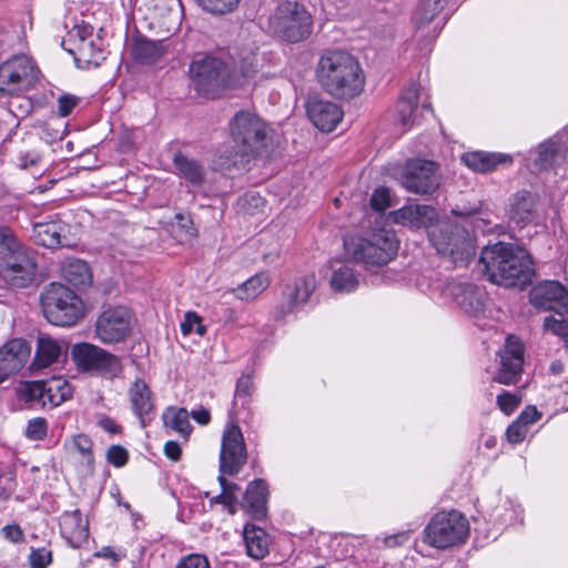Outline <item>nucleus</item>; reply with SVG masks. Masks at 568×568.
Returning a JSON list of instances; mask_svg holds the SVG:
<instances>
[{
    "label": "nucleus",
    "instance_id": "f257e3e1",
    "mask_svg": "<svg viewBox=\"0 0 568 568\" xmlns=\"http://www.w3.org/2000/svg\"><path fill=\"white\" fill-rule=\"evenodd\" d=\"M479 263L491 283L524 290L535 276L532 262L523 248L497 242L481 250Z\"/></svg>",
    "mask_w": 568,
    "mask_h": 568
},
{
    "label": "nucleus",
    "instance_id": "f03ea898",
    "mask_svg": "<svg viewBox=\"0 0 568 568\" xmlns=\"http://www.w3.org/2000/svg\"><path fill=\"white\" fill-rule=\"evenodd\" d=\"M316 78L327 94L342 100L359 95L365 85V75L358 60L343 50H327L321 55Z\"/></svg>",
    "mask_w": 568,
    "mask_h": 568
},
{
    "label": "nucleus",
    "instance_id": "7ed1b4c3",
    "mask_svg": "<svg viewBox=\"0 0 568 568\" xmlns=\"http://www.w3.org/2000/svg\"><path fill=\"white\" fill-rule=\"evenodd\" d=\"M189 74L191 84L199 95L215 99L225 91L242 85L250 71L239 72L219 57L203 55L192 60Z\"/></svg>",
    "mask_w": 568,
    "mask_h": 568
},
{
    "label": "nucleus",
    "instance_id": "20e7f679",
    "mask_svg": "<svg viewBox=\"0 0 568 568\" xmlns=\"http://www.w3.org/2000/svg\"><path fill=\"white\" fill-rule=\"evenodd\" d=\"M312 30V14L303 3L296 0L278 2L267 18V31L287 43L306 40Z\"/></svg>",
    "mask_w": 568,
    "mask_h": 568
},
{
    "label": "nucleus",
    "instance_id": "39448f33",
    "mask_svg": "<svg viewBox=\"0 0 568 568\" xmlns=\"http://www.w3.org/2000/svg\"><path fill=\"white\" fill-rule=\"evenodd\" d=\"M428 234L436 251L449 257L455 265H467L476 254L474 237L463 225L440 222Z\"/></svg>",
    "mask_w": 568,
    "mask_h": 568
},
{
    "label": "nucleus",
    "instance_id": "423d86ee",
    "mask_svg": "<svg viewBox=\"0 0 568 568\" xmlns=\"http://www.w3.org/2000/svg\"><path fill=\"white\" fill-rule=\"evenodd\" d=\"M345 248L347 254L357 262L383 266L396 256L398 240L394 231L379 229L365 237L345 242Z\"/></svg>",
    "mask_w": 568,
    "mask_h": 568
},
{
    "label": "nucleus",
    "instance_id": "0eeeda50",
    "mask_svg": "<svg viewBox=\"0 0 568 568\" xmlns=\"http://www.w3.org/2000/svg\"><path fill=\"white\" fill-rule=\"evenodd\" d=\"M232 138L244 154L262 155L272 144L273 131L256 114L237 112L230 121Z\"/></svg>",
    "mask_w": 568,
    "mask_h": 568
},
{
    "label": "nucleus",
    "instance_id": "6e6552de",
    "mask_svg": "<svg viewBox=\"0 0 568 568\" xmlns=\"http://www.w3.org/2000/svg\"><path fill=\"white\" fill-rule=\"evenodd\" d=\"M42 312L53 325L71 326L82 313V302L75 293L60 283L49 284L40 296Z\"/></svg>",
    "mask_w": 568,
    "mask_h": 568
},
{
    "label": "nucleus",
    "instance_id": "1a4fd4ad",
    "mask_svg": "<svg viewBox=\"0 0 568 568\" xmlns=\"http://www.w3.org/2000/svg\"><path fill=\"white\" fill-rule=\"evenodd\" d=\"M469 534L468 520L457 510L435 514L424 529V542L445 550L465 542Z\"/></svg>",
    "mask_w": 568,
    "mask_h": 568
},
{
    "label": "nucleus",
    "instance_id": "9d476101",
    "mask_svg": "<svg viewBox=\"0 0 568 568\" xmlns=\"http://www.w3.org/2000/svg\"><path fill=\"white\" fill-rule=\"evenodd\" d=\"M71 356L78 369L83 373L115 378L123 371L118 356L90 343L73 345Z\"/></svg>",
    "mask_w": 568,
    "mask_h": 568
},
{
    "label": "nucleus",
    "instance_id": "9b49d317",
    "mask_svg": "<svg viewBox=\"0 0 568 568\" xmlns=\"http://www.w3.org/2000/svg\"><path fill=\"white\" fill-rule=\"evenodd\" d=\"M39 70L24 55H13L0 64V98L18 95L29 90L38 80Z\"/></svg>",
    "mask_w": 568,
    "mask_h": 568
},
{
    "label": "nucleus",
    "instance_id": "f8f14e48",
    "mask_svg": "<svg viewBox=\"0 0 568 568\" xmlns=\"http://www.w3.org/2000/svg\"><path fill=\"white\" fill-rule=\"evenodd\" d=\"M132 315L124 306H109L95 323V336L104 344L124 341L131 333Z\"/></svg>",
    "mask_w": 568,
    "mask_h": 568
},
{
    "label": "nucleus",
    "instance_id": "ddd939ff",
    "mask_svg": "<svg viewBox=\"0 0 568 568\" xmlns=\"http://www.w3.org/2000/svg\"><path fill=\"white\" fill-rule=\"evenodd\" d=\"M36 273V258L26 246L0 261V277L12 287L29 286L33 282Z\"/></svg>",
    "mask_w": 568,
    "mask_h": 568
},
{
    "label": "nucleus",
    "instance_id": "4468645a",
    "mask_svg": "<svg viewBox=\"0 0 568 568\" xmlns=\"http://www.w3.org/2000/svg\"><path fill=\"white\" fill-rule=\"evenodd\" d=\"M246 460L247 452L242 430L237 424H231L222 436L220 471L235 475L246 464Z\"/></svg>",
    "mask_w": 568,
    "mask_h": 568
},
{
    "label": "nucleus",
    "instance_id": "2eb2a0df",
    "mask_svg": "<svg viewBox=\"0 0 568 568\" xmlns=\"http://www.w3.org/2000/svg\"><path fill=\"white\" fill-rule=\"evenodd\" d=\"M402 184L409 192L432 194L439 186L436 163L420 159L408 161L403 172Z\"/></svg>",
    "mask_w": 568,
    "mask_h": 568
},
{
    "label": "nucleus",
    "instance_id": "dca6fc26",
    "mask_svg": "<svg viewBox=\"0 0 568 568\" xmlns=\"http://www.w3.org/2000/svg\"><path fill=\"white\" fill-rule=\"evenodd\" d=\"M524 344L510 335L505 346L498 352L500 366L494 376V382L505 385L517 384L521 377L524 365Z\"/></svg>",
    "mask_w": 568,
    "mask_h": 568
},
{
    "label": "nucleus",
    "instance_id": "f3484780",
    "mask_svg": "<svg viewBox=\"0 0 568 568\" xmlns=\"http://www.w3.org/2000/svg\"><path fill=\"white\" fill-rule=\"evenodd\" d=\"M529 300L540 311L568 316V291L558 281H545L537 284L531 288Z\"/></svg>",
    "mask_w": 568,
    "mask_h": 568
},
{
    "label": "nucleus",
    "instance_id": "a211bd4d",
    "mask_svg": "<svg viewBox=\"0 0 568 568\" xmlns=\"http://www.w3.org/2000/svg\"><path fill=\"white\" fill-rule=\"evenodd\" d=\"M315 288L316 280L313 274L296 278L293 283L287 284L283 291V302L274 311V318L282 320L287 314L293 313L298 305L305 304Z\"/></svg>",
    "mask_w": 568,
    "mask_h": 568
},
{
    "label": "nucleus",
    "instance_id": "6ab92c4d",
    "mask_svg": "<svg viewBox=\"0 0 568 568\" xmlns=\"http://www.w3.org/2000/svg\"><path fill=\"white\" fill-rule=\"evenodd\" d=\"M31 346L23 338H13L0 347V383L18 373L29 361Z\"/></svg>",
    "mask_w": 568,
    "mask_h": 568
},
{
    "label": "nucleus",
    "instance_id": "aec40b11",
    "mask_svg": "<svg viewBox=\"0 0 568 568\" xmlns=\"http://www.w3.org/2000/svg\"><path fill=\"white\" fill-rule=\"evenodd\" d=\"M306 112L312 123L323 132L333 131L343 119V111L336 103L315 97L307 100Z\"/></svg>",
    "mask_w": 568,
    "mask_h": 568
},
{
    "label": "nucleus",
    "instance_id": "412c9836",
    "mask_svg": "<svg viewBox=\"0 0 568 568\" xmlns=\"http://www.w3.org/2000/svg\"><path fill=\"white\" fill-rule=\"evenodd\" d=\"M449 293L455 303L467 314L476 316L484 310L483 290L470 283L450 284Z\"/></svg>",
    "mask_w": 568,
    "mask_h": 568
},
{
    "label": "nucleus",
    "instance_id": "4be33fe9",
    "mask_svg": "<svg viewBox=\"0 0 568 568\" xmlns=\"http://www.w3.org/2000/svg\"><path fill=\"white\" fill-rule=\"evenodd\" d=\"M61 535L73 548H79L89 537V523L79 509L65 511L60 517Z\"/></svg>",
    "mask_w": 568,
    "mask_h": 568
},
{
    "label": "nucleus",
    "instance_id": "5701e85b",
    "mask_svg": "<svg viewBox=\"0 0 568 568\" xmlns=\"http://www.w3.org/2000/svg\"><path fill=\"white\" fill-rule=\"evenodd\" d=\"M535 207L536 196L526 190L518 191L509 199V219L518 225H526L532 221Z\"/></svg>",
    "mask_w": 568,
    "mask_h": 568
},
{
    "label": "nucleus",
    "instance_id": "b1692460",
    "mask_svg": "<svg viewBox=\"0 0 568 568\" xmlns=\"http://www.w3.org/2000/svg\"><path fill=\"white\" fill-rule=\"evenodd\" d=\"M462 160L469 169L480 173L494 171L499 165H506L513 162V158L508 154L484 151L465 153Z\"/></svg>",
    "mask_w": 568,
    "mask_h": 568
},
{
    "label": "nucleus",
    "instance_id": "393cba45",
    "mask_svg": "<svg viewBox=\"0 0 568 568\" xmlns=\"http://www.w3.org/2000/svg\"><path fill=\"white\" fill-rule=\"evenodd\" d=\"M267 486L263 479H256L248 484L242 507L255 519L266 516Z\"/></svg>",
    "mask_w": 568,
    "mask_h": 568
},
{
    "label": "nucleus",
    "instance_id": "a878e982",
    "mask_svg": "<svg viewBox=\"0 0 568 568\" xmlns=\"http://www.w3.org/2000/svg\"><path fill=\"white\" fill-rule=\"evenodd\" d=\"M64 232L65 226L54 221L37 223L33 226V236L37 243L49 248L69 246Z\"/></svg>",
    "mask_w": 568,
    "mask_h": 568
},
{
    "label": "nucleus",
    "instance_id": "bb28decb",
    "mask_svg": "<svg viewBox=\"0 0 568 568\" xmlns=\"http://www.w3.org/2000/svg\"><path fill=\"white\" fill-rule=\"evenodd\" d=\"M166 51L164 41L149 40L143 36L133 39L131 53L135 61L142 64L155 63Z\"/></svg>",
    "mask_w": 568,
    "mask_h": 568
},
{
    "label": "nucleus",
    "instance_id": "cd10ccee",
    "mask_svg": "<svg viewBox=\"0 0 568 568\" xmlns=\"http://www.w3.org/2000/svg\"><path fill=\"white\" fill-rule=\"evenodd\" d=\"M129 398L134 414L145 426L144 417L153 409L152 393L142 378H136L129 388Z\"/></svg>",
    "mask_w": 568,
    "mask_h": 568
},
{
    "label": "nucleus",
    "instance_id": "c85d7f7f",
    "mask_svg": "<svg viewBox=\"0 0 568 568\" xmlns=\"http://www.w3.org/2000/svg\"><path fill=\"white\" fill-rule=\"evenodd\" d=\"M419 89L415 83L406 87L397 101L398 121L404 128H409L415 123V112L418 105Z\"/></svg>",
    "mask_w": 568,
    "mask_h": 568
},
{
    "label": "nucleus",
    "instance_id": "c756f323",
    "mask_svg": "<svg viewBox=\"0 0 568 568\" xmlns=\"http://www.w3.org/2000/svg\"><path fill=\"white\" fill-rule=\"evenodd\" d=\"M61 346L50 336L40 335L31 368L33 371L41 369L58 362L61 355Z\"/></svg>",
    "mask_w": 568,
    "mask_h": 568
},
{
    "label": "nucleus",
    "instance_id": "7c9ffc66",
    "mask_svg": "<svg viewBox=\"0 0 568 568\" xmlns=\"http://www.w3.org/2000/svg\"><path fill=\"white\" fill-rule=\"evenodd\" d=\"M270 282L266 273H257L234 290L235 296L242 301L254 300L267 288Z\"/></svg>",
    "mask_w": 568,
    "mask_h": 568
},
{
    "label": "nucleus",
    "instance_id": "2f4dec72",
    "mask_svg": "<svg viewBox=\"0 0 568 568\" xmlns=\"http://www.w3.org/2000/svg\"><path fill=\"white\" fill-rule=\"evenodd\" d=\"M189 413L185 408L169 407L162 415L165 427H169L179 433L184 439H187L192 426L189 420Z\"/></svg>",
    "mask_w": 568,
    "mask_h": 568
},
{
    "label": "nucleus",
    "instance_id": "473e14b6",
    "mask_svg": "<svg viewBox=\"0 0 568 568\" xmlns=\"http://www.w3.org/2000/svg\"><path fill=\"white\" fill-rule=\"evenodd\" d=\"M173 163L179 173L194 185H200L204 181L203 166L196 161L189 159L182 153H176Z\"/></svg>",
    "mask_w": 568,
    "mask_h": 568
},
{
    "label": "nucleus",
    "instance_id": "72a5a7b5",
    "mask_svg": "<svg viewBox=\"0 0 568 568\" xmlns=\"http://www.w3.org/2000/svg\"><path fill=\"white\" fill-rule=\"evenodd\" d=\"M329 283L335 292L351 293L358 286V278L352 267L341 265L333 271Z\"/></svg>",
    "mask_w": 568,
    "mask_h": 568
},
{
    "label": "nucleus",
    "instance_id": "f704fd0d",
    "mask_svg": "<svg viewBox=\"0 0 568 568\" xmlns=\"http://www.w3.org/2000/svg\"><path fill=\"white\" fill-rule=\"evenodd\" d=\"M264 535V530L255 527L254 525L247 524L244 527V540L248 556L258 559L266 555L267 548Z\"/></svg>",
    "mask_w": 568,
    "mask_h": 568
},
{
    "label": "nucleus",
    "instance_id": "c9c22d12",
    "mask_svg": "<svg viewBox=\"0 0 568 568\" xmlns=\"http://www.w3.org/2000/svg\"><path fill=\"white\" fill-rule=\"evenodd\" d=\"M447 0H420L415 14L414 22L418 29L430 23L444 9Z\"/></svg>",
    "mask_w": 568,
    "mask_h": 568
},
{
    "label": "nucleus",
    "instance_id": "e433bc0d",
    "mask_svg": "<svg viewBox=\"0 0 568 568\" xmlns=\"http://www.w3.org/2000/svg\"><path fill=\"white\" fill-rule=\"evenodd\" d=\"M63 276L74 287L87 286L91 281L89 266L81 260L70 261L63 268Z\"/></svg>",
    "mask_w": 568,
    "mask_h": 568
},
{
    "label": "nucleus",
    "instance_id": "4c0bfd02",
    "mask_svg": "<svg viewBox=\"0 0 568 568\" xmlns=\"http://www.w3.org/2000/svg\"><path fill=\"white\" fill-rule=\"evenodd\" d=\"M49 405L55 407L72 397L73 388L62 377H52L47 381Z\"/></svg>",
    "mask_w": 568,
    "mask_h": 568
},
{
    "label": "nucleus",
    "instance_id": "58836bf2",
    "mask_svg": "<svg viewBox=\"0 0 568 568\" xmlns=\"http://www.w3.org/2000/svg\"><path fill=\"white\" fill-rule=\"evenodd\" d=\"M16 233L7 225H0V261L23 247Z\"/></svg>",
    "mask_w": 568,
    "mask_h": 568
},
{
    "label": "nucleus",
    "instance_id": "ea45409f",
    "mask_svg": "<svg viewBox=\"0 0 568 568\" xmlns=\"http://www.w3.org/2000/svg\"><path fill=\"white\" fill-rule=\"evenodd\" d=\"M204 11L216 16L227 14L236 9L240 0H193Z\"/></svg>",
    "mask_w": 568,
    "mask_h": 568
},
{
    "label": "nucleus",
    "instance_id": "a19ab883",
    "mask_svg": "<svg viewBox=\"0 0 568 568\" xmlns=\"http://www.w3.org/2000/svg\"><path fill=\"white\" fill-rule=\"evenodd\" d=\"M558 156V146L555 142L547 141L539 144L535 165L538 170H547Z\"/></svg>",
    "mask_w": 568,
    "mask_h": 568
},
{
    "label": "nucleus",
    "instance_id": "79ce46f5",
    "mask_svg": "<svg viewBox=\"0 0 568 568\" xmlns=\"http://www.w3.org/2000/svg\"><path fill=\"white\" fill-rule=\"evenodd\" d=\"M48 422L43 417H36L28 422L26 437L31 440H42L47 437Z\"/></svg>",
    "mask_w": 568,
    "mask_h": 568
},
{
    "label": "nucleus",
    "instance_id": "37998d69",
    "mask_svg": "<svg viewBox=\"0 0 568 568\" xmlns=\"http://www.w3.org/2000/svg\"><path fill=\"white\" fill-rule=\"evenodd\" d=\"M176 223L172 225L173 232L181 241L189 240L195 236V229L193 222L189 216L183 214L175 215Z\"/></svg>",
    "mask_w": 568,
    "mask_h": 568
},
{
    "label": "nucleus",
    "instance_id": "c03bdc74",
    "mask_svg": "<svg viewBox=\"0 0 568 568\" xmlns=\"http://www.w3.org/2000/svg\"><path fill=\"white\" fill-rule=\"evenodd\" d=\"M544 328L568 343V321L550 315L545 318Z\"/></svg>",
    "mask_w": 568,
    "mask_h": 568
},
{
    "label": "nucleus",
    "instance_id": "a18cd8bd",
    "mask_svg": "<svg viewBox=\"0 0 568 568\" xmlns=\"http://www.w3.org/2000/svg\"><path fill=\"white\" fill-rule=\"evenodd\" d=\"M27 397L29 400H37L45 406L48 402L47 381H34L27 384Z\"/></svg>",
    "mask_w": 568,
    "mask_h": 568
},
{
    "label": "nucleus",
    "instance_id": "49530a36",
    "mask_svg": "<svg viewBox=\"0 0 568 568\" xmlns=\"http://www.w3.org/2000/svg\"><path fill=\"white\" fill-rule=\"evenodd\" d=\"M416 221L415 227H427L437 217L436 211L430 205L415 204Z\"/></svg>",
    "mask_w": 568,
    "mask_h": 568
},
{
    "label": "nucleus",
    "instance_id": "de8ad7c7",
    "mask_svg": "<svg viewBox=\"0 0 568 568\" xmlns=\"http://www.w3.org/2000/svg\"><path fill=\"white\" fill-rule=\"evenodd\" d=\"M78 51L87 63L99 65L102 51L100 49H95L93 40L82 41L79 43Z\"/></svg>",
    "mask_w": 568,
    "mask_h": 568
},
{
    "label": "nucleus",
    "instance_id": "09e8293b",
    "mask_svg": "<svg viewBox=\"0 0 568 568\" xmlns=\"http://www.w3.org/2000/svg\"><path fill=\"white\" fill-rule=\"evenodd\" d=\"M52 561V552L45 547L32 549L29 555L30 568H47Z\"/></svg>",
    "mask_w": 568,
    "mask_h": 568
},
{
    "label": "nucleus",
    "instance_id": "8fccbe9b",
    "mask_svg": "<svg viewBox=\"0 0 568 568\" xmlns=\"http://www.w3.org/2000/svg\"><path fill=\"white\" fill-rule=\"evenodd\" d=\"M520 404V397L509 392H501L497 396V405L505 414H513Z\"/></svg>",
    "mask_w": 568,
    "mask_h": 568
},
{
    "label": "nucleus",
    "instance_id": "3c124183",
    "mask_svg": "<svg viewBox=\"0 0 568 568\" xmlns=\"http://www.w3.org/2000/svg\"><path fill=\"white\" fill-rule=\"evenodd\" d=\"M106 459L114 467H123L128 463L129 453L121 445H112L106 452Z\"/></svg>",
    "mask_w": 568,
    "mask_h": 568
},
{
    "label": "nucleus",
    "instance_id": "603ef678",
    "mask_svg": "<svg viewBox=\"0 0 568 568\" xmlns=\"http://www.w3.org/2000/svg\"><path fill=\"white\" fill-rule=\"evenodd\" d=\"M73 445L89 464H93L92 440L89 436L84 434L74 436Z\"/></svg>",
    "mask_w": 568,
    "mask_h": 568
},
{
    "label": "nucleus",
    "instance_id": "864d4df0",
    "mask_svg": "<svg viewBox=\"0 0 568 568\" xmlns=\"http://www.w3.org/2000/svg\"><path fill=\"white\" fill-rule=\"evenodd\" d=\"M392 215L394 222L396 223L415 226V221L417 219L415 213V204L403 206L399 210L394 211Z\"/></svg>",
    "mask_w": 568,
    "mask_h": 568
},
{
    "label": "nucleus",
    "instance_id": "5fc2aeb1",
    "mask_svg": "<svg viewBox=\"0 0 568 568\" xmlns=\"http://www.w3.org/2000/svg\"><path fill=\"white\" fill-rule=\"evenodd\" d=\"M528 433V428L524 423L516 419L506 430L507 439L513 444L521 443Z\"/></svg>",
    "mask_w": 568,
    "mask_h": 568
},
{
    "label": "nucleus",
    "instance_id": "6e6d98bb",
    "mask_svg": "<svg viewBox=\"0 0 568 568\" xmlns=\"http://www.w3.org/2000/svg\"><path fill=\"white\" fill-rule=\"evenodd\" d=\"M253 382L251 376L243 375L237 379L235 388L234 405H236L239 398H247L252 395Z\"/></svg>",
    "mask_w": 568,
    "mask_h": 568
},
{
    "label": "nucleus",
    "instance_id": "4d7b16f0",
    "mask_svg": "<svg viewBox=\"0 0 568 568\" xmlns=\"http://www.w3.org/2000/svg\"><path fill=\"white\" fill-rule=\"evenodd\" d=\"M175 568H210L209 560L202 555H189Z\"/></svg>",
    "mask_w": 568,
    "mask_h": 568
},
{
    "label": "nucleus",
    "instance_id": "13d9d810",
    "mask_svg": "<svg viewBox=\"0 0 568 568\" xmlns=\"http://www.w3.org/2000/svg\"><path fill=\"white\" fill-rule=\"evenodd\" d=\"M371 205L375 211L382 212L389 205V194L386 189H377L371 197Z\"/></svg>",
    "mask_w": 568,
    "mask_h": 568
},
{
    "label": "nucleus",
    "instance_id": "bf43d9fd",
    "mask_svg": "<svg viewBox=\"0 0 568 568\" xmlns=\"http://www.w3.org/2000/svg\"><path fill=\"white\" fill-rule=\"evenodd\" d=\"M79 98L71 94H63L58 99L59 114L61 116H68L72 110L77 106Z\"/></svg>",
    "mask_w": 568,
    "mask_h": 568
},
{
    "label": "nucleus",
    "instance_id": "052dcab7",
    "mask_svg": "<svg viewBox=\"0 0 568 568\" xmlns=\"http://www.w3.org/2000/svg\"><path fill=\"white\" fill-rule=\"evenodd\" d=\"M219 483L225 494L226 506L236 505L237 497L235 495V491L239 490L240 487L235 483H230L223 476L219 477Z\"/></svg>",
    "mask_w": 568,
    "mask_h": 568
},
{
    "label": "nucleus",
    "instance_id": "680f3d73",
    "mask_svg": "<svg viewBox=\"0 0 568 568\" xmlns=\"http://www.w3.org/2000/svg\"><path fill=\"white\" fill-rule=\"evenodd\" d=\"M452 213L454 215H457V216H464V217H473L471 220V225L475 227V229H480V223L483 224H490L491 222L488 221V220H485V219H481V217H478L476 216V214L478 213V210L477 209H473V210H460V209H454L452 211Z\"/></svg>",
    "mask_w": 568,
    "mask_h": 568
},
{
    "label": "nucleus",
    "instance_id": "e2e57ef3",
    "mask_svg": "<svg viewBox=\"0 0 568 568\" xmlns=\"http://www.w3.org/2000/svg\"><path fill=\"white\" fill-rule=\"evenodd\" d=\"M540 417L541 414L536 407L528 406L520 413L517 419L528 428L529 425L535 424Z\"/></svg>",
    "mask_w": 568,
    "mask_h": 568
},
{
    "label": "nucleus",
    "instance_id": "0e129e2a",
    "mask_svg": "<svg viewBox=\"0 0 568 568\" xmlns=\"http://www.w3.org/2000/svg\"><path fill=\"white\" fill-rule=\"evenodd\" d=\"M197 322H200V316L195 312H187L180 325L182 334L190 335L194 331Z\"/></svg>",
    "mask_w": 568,
    "mask_h": 568
},
{
    "label": "nucleus",
    "instance_id": "69168bd1",
    "mask_svg": "<svg viewBox=\"0 0 568 568\" xmlns=\"http://www.w3.org/2000/svg\"><path fill=\"white\" fill-rule=\"evenodd\" d=\"M98 425L103 430H105L106 433H110V434H118L121 430L120 425H118L114 419H112L111 417H109L106 415L99 416Z\"/></svg>",
    "mask_w": 568,
    "mask_h": 568
},
{
    "label": "nucleus",
    "instance_id": "338daca9",
    "mask_svg": "<svg viewBox=\"0 0 568 568\" xmlns=\"http://www.w3.org/2000/svg\"><path fill=\"white\" fill-rule=\"evenodd\" d=\"M2 532L11 542H19L23 538L22 529L18 525H8L2 528Z\"/></svg>",
    "mask_w": 568,
    "mask_h": 568
},
{
    "label": "nucleus",
    "instance_id": "774afa93",
    "mask_svg": "<svg viewBox=\"0 0 568 568\" xmlns=\"http://www.w3.org/2000/svg\"><path fill=\"white\" fill-rule=\"evenodd\" d=\"M164 454L171 460L178 462L181 458L182 450L181 446L175 440H169L164 445Z\"/></svg>",
    "mask_w": 568,
    "mask_h": 568
}]
</instances>
